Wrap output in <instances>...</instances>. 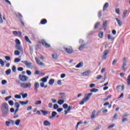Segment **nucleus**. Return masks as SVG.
<instances>
[{"mask_svg":"<svg viewBox=\"0 0 130 130\" xmlns=\"http://www.w3.org/2000/svg\"><path fill=\"white\" fill-rule=\"evenodd\" d=\"M1 110L2 114L8 115L9 114V105L7 103H3L1 104Z\"/></svg>","mask_w":130,"mask_h":130,"instance_id":"obj_1","label":"nucleus"},{"mask_svg":"<svg viewBox=\"0 0 130 130\" xmlns=\"http://www.w3.org/2000/svg\"><path fill=\"white\" fill-rule=\"evenodd\" d=\"M92 93H89L85 95V98H83L82 100V101L79 103L80 105H83L85 102H87V101H88L89 99L91 98V96H92Z\"/></svg>","mask_w":130,"mask_h":130,"instance_id":"obj_2","label":"nucleus"},{"mask_svg":"<svg viewBox=\"0 0 130 130\" xmlns=\"http://www.w3.org/2000/svg\"><path fill=\"white\" fill-rule=\"evenodd\" d=\"M31 86L32 84L30 82L20 83V87L22 89H30Z\"/></svg>","mask_w":130,"mask_h":130,"instance_id":"obj_3","label":"nucleus"},{"mask_svg":"<svg viewBox=\"0 0 130 130\" xmlns=\"http://www.w3.org/2000/svg\"><path fill=\"white\" fill-rule=\"evenodd\" d=\"M18 79L22 82H27L28 81V77L24 75H19Z\"/></svg>","mask_w":130,"mask_h":130,"instance_id":"obj_4","label":"nucleus"},{"mask_svg":"<svg viewBox=\"0 0 130 130\" xmlns=\"http://www.w3.org/2000/svg\"><path fill=\"white\" fill-rule=\"evenodd\" d=\"M63 49H64L67 53H68L69 54H72V53H73L74 51V50H73V48H72V47H69L68 48L63 47Z\"/></svg>","mask_w":130,"mask_h":130,"instance_id":"obj_5","label":"nucleus"},{"mask_svg":"<svg viewBox=\"0 0 130 130\" xmlns=\"http://www.w3.org/2000/svg\"><path fill=\"white\" fill-rule=\"evenodd\" d=\"M40 87L39 83L38 82H35L34 84V91L35 93H38V88Z\"/></svg>","mask_w":130,"mask_h":130,"instance_id":"obj_6","label":"nucleus"},{"mask_svg":"<svg viewBox=\"0 0 130 130\" xmlns=\"http://www.w3.org/2000/svg\"><path fill=\"white\" fill-rule=\"evenodd\" d=\"M35 59L37 63V64H39V66H42V67H45V63L41 62L39 59L37 57H35Z\"/></svg>","mask_w":130,"mask_h":130,"instance_id":"obj_7","label":"nucleus"},{"mask_svg":"<svg viewBox=\"0 0 130 130\" xmlns=\"http://www.w3.org/2000/svg\"><path fill=\"white\" fill-rule=\"evenodd\" d=\"M126 66V59L125 58H123V65L122 66V70L124 71V72H126V69H125V67Z\"/></svg>","mask_w":130,"mask_h":130,"instance_id":"obj_8","label":"nucleus"},{"mask_svg":"<svg viewBox=\"0 0 130 130\" xmlns=\"http://www.w3.org/2000/svg\"><path fill=\"white\" fill-rule=\"evenodd\" d=\"M109 53V51L108 50H106L104 51V54L103 56H102V59L105 60L107 57V55Z\"/></svg>","mask_w":130,"mask_h":130,"instance_id":"obj_9","label":"nucleus"},{"mask_svg":"<svg viewBox=\"0 0 130 130\" xmlns=\"http://www.w3.org/2000/svg\"><path fill=\"white\" fill-rule=\"evenodd\" d=\"M15 48L20 51L21 54H23V51L21 46H20V45H16Z\"/></svg>","mask_w":130,"mask_h":130,"instance_id":"obj_10","label":"nucleus"},{"mask_svg":"<svg viewBox=\"0 0 130 130\" xmlns=\"http://www.w3.org/2000/svg\"><path fill=\"white\" fill-rule=\"evenodd\" d=\"M41 43L42 44V45L45 46V47H46V48H49L50 47V45L47 44L44 40H42Z\"/></svg>","mask_w":130,"mask_h":130,"instance_id":"obj_11","label":"nucleus"},{"mask_svg":"<svg viewBox=\"0 0 130 130\" xmlns=\"http://www.w3.org/2000/svg\"><path fill=\"white\" fill-rule=\"evenodd\" d=\"M21 62L22 63H24L25 65L27 67V68H31V66H32V63L28 62V61H21Z\"/></svg>","mask_w":130,"mask_h":130,"instance_id":"obj_12","label":"nucleus"},{"mask_svg":"<svg viewBox=\"0 0 130 130\" xmlns=\"http://www.w3.org/2000/svg\"><path fill=\"white\" fill-rule=\"evenodd\" d=\"M13 34L14 35V36H17V35H19V36H22V32L21 31H13Z\"/></svg>","mask_w":130,"mask_h":130,"instance_id":"obj_13","label":"nucleus"},{"mask_svg":"<svg viewBox=\"0 0 130 130\" xmlns=\"http://www.w3.org/2000/svg\"><path fill=\"white\" fill-rule=\"evenodd\" d=\"M107 27V20H105L103 24V28H104V31H106Z\"/></svg>","mask_w":130,"mask_h":130,"instance_id":"obj_14","label":"nucleus"},{"mask_svg":"<svg viewBox=\"0 0 130 130\" xmlns=\"http://www.w3.org/2000/svg\"><path fill=\"white\" fill-rule=\"evenodd\" d=\"M56 115H57V113L55 111H53L52 112V116H50L49 117V118L50 119H51L53 118V117H55Z\"/></svg>","mask_w":130,"mask_h":130,"instance_id":"obj_15","label":"nucleus"},{"mask_svg":"<svg viewBox=\"0 0 130 130\" xmlns=\"http://www.w3.org/2000/svg\"><path fill=\"white\" fill-rule=\"evenodd\" d=\"M47 23V20L46 19H43L41 20L40 24L41 25H45Z\"/></svg>","mask_w":130,"mask_h":130,"instance_id":"obj_16","label":"nucleus"},{"mask_svg":"<svg viewBox=\"0 0 130 130\" xmlns=\"http://www.w3.org/2000/svg\"><path fill=\"white\" fill-rule=\"evenodd\" d=\"M48 78H49V77L48 76H47L44 78H43L41 81H42V82H43V83H46V82H47V79H48Z\"/></svg>","mask_w":130,"mask_h":130,"instance_id":"obj_17","label":"nucleus"},{"mask_svg":"<svg viewBox=\"0 0 130 130\" xmlns=\"http://www.w3.org/2000/svg\"><path fill=\"white\" fill-rule=\"evenodd\" d=\"M116 20L117 21V22L118 23V26L120 27H121L122 26V21L121 20L118 19V18H116Z\"/></svg>","mask_w":130,"mask_h":130,"instance_id":"obj_18","label":"nucleus"},{"mask_svg":"<svg viewBox=\"0 0 130 130\" xmlns=\"http://www.w3.org/2000/svg\"><path fill=\"white\" fill-rule=\"evenodd\" d=\"M41 112H42V113H43V115H44V116H45L46 114H50V112L45 111L43 110H41Z\"/></svg>","mask_w":130,"mask_h":130,"instance_id":"obj_19","label":"nucleus"},{"mask_svg":"<svg viewBox=\"0 0 130 130\" xmlns=\"http://www.w3.org/2000/svg\"><path fill=\"white\" fill-rule=\"evenodd\" d=\"M51 124V123L47 120H45L44 121V125H45V126H48V125H50Z\"/></svg>","mask_w":130,"mask_h":130,"instance_id":"obj_20","label":"nucleus"},{"mask_svg":"<svg viewBox=\"0 0 130 130\" xmlns=\"http://www.w3.org/2000/svg\"><path fill=\"white\" fill-rule=\"evenodd\" d=\"M82 76L83 77H88L89 76V71H85L82 73Z\"/></svg>","mask_w":130,"mask_h":130,"instance_id":"obj_21","label":"nucleus"},{"mask_svg":"<svg viewBox=\"0 0 130 130\" xmlns=\"http://www.w3.org/2000/svg\"><path fill=\"white\" fill-rule=\"evenodd\" d=\"M82 67L83 64H82V62H79L78 64H77V65L75 66V68H76V69H80L82 68Z\"/></svg>","mask_w":130,"mask_h":130,"instance_id":"obj_22","label":"nucleus"},{"mask_svg":"<svg viewBox=\"0 0 130 130\" xmlns=\"http://www.w3.org/2000/svg\"><path fill=\"white\" fill-rule=\"evenodd\" d=\"M28 102H29L28 101H26V102L20 101L19 103L21 104V105H27Z\"/></svg>","mask_w":130,"mask_h":130,"instance_id":"obj_23","label":"nucleus"},{"mask_svg":"<svg viewBox=\"0 0 130 130\" xmlns=\"http://www.w3.org/2000/svg\"><path fill=\"white\" fill-rule=\"evenodd\" d=\"M57 103L59 105H62L64 103V101L63 100H59L58 101Z\"/></svg>","mask_w":130,"mask_h":130,"instance_id":"obj_24","label":"nucleus"},{"mask_svg":"<svg viewBox=\"0 0 130 130\" xmlns=\"http://www.w3.org/2000/svg\"><path fill=\"white\" fill-rule=\"evenodd\" d=\"M108 7H109V4H108V3H106L104 6L103 10L105 11L106 9H107V8H108Z\"/></svg>","mask_w":130,"mask_h":130,"instance_id":"obj_25","label":"nucleus"},{"mask_svg":"<svg viewBox=\"0 0 130 130\" xmlns=\"http://www.w3.org/2000/svg\"><path fill=\"white\" fill-rule=\"evenodd\" d=\"M108 39L109 40H112V41H114V39H115V38L114 37H112V36H110V35H108Z\"/></svg>","mask_w":130,"mask_h":130,"instance_id":"obj_26","label":"nucleus"},{"mask_svg":"<svg viewBox=\"0 0 130 130\" xmlns=\"http://www.w3.org/2000/svg\"><path fill=\"white\" fill-rule=\"evenodd\" d=\"M99 91V89L97 88H92V89L90 90V92H94V93H97Z\"/></svg>","mask_w":130,"mask_h":130,"instance_id":"obj_27","label":"nucleus"},{"mask_svg":"<svg viewBox=\"0 0 130 130\" xmlns=\"http://www.w3.org/2000/svg\"><path fill=\"white\" fill-rule=\"evenodd\" d=\"M54 84V79H50L49 81V85H53Z\"/></svg>","mask_w":130,"mask_h":130,"instance_id":"obj_28","label":"nucleus"},{"mask_svg":"<svg viewBox=\"0 0 130 130\" xmlns=\"http://www.w3.org/2000/svg\"><path fill=\"white\" fill-rule=\"evenodd\" d=\"M127 86H129L130 85V74L128 75V76L127 77Z\"/></svg>","mask_w":130,"mask_h":130,"instance_id":"obj_29","label":"nucleus"},{"mask_svg":"<svg viewBox=\"0 0 130 130\" xmlns=\"http://www.w3.org/2000/svg\"><path fill=\"white\" fill-rule=\"evenodd\" d=\"M15 43L16 44V45H21V42H20V40L18 39H16L15 40Z\"/></svg>","mask_w":130,"mask_h":130,"instance_id":"obj_30","label":"nucleus"},{"mask_svg":"<svg viewBox=\"0 0 130 130\" xmlns=\"http://www.w3.org/2000/svg\"><path fill=\"white\" fill-rule=\"evenodd\" d=\"M52 56L54 58V59H57V54L53 53L52 54Z\"/></svg>","mask_w":130,"mask_h":130,"instance_id":"obj_31","label":"nucleus"},{"mask_svg":"<svg viewBox=\"0 0 130 130\" xmlns=\"http://www.w3.org/2000/svg\"><path fill=\"white\" fill-rule=\"evenodd\" d=\"M14 106L15 107H16V108H20V104L18 102H15L14 103Z\"/></svg>","mask_w":130,"mask_h":130,"instance_id":"obj_32","label":"nucleus"},{"mask_svg":"<svg viewBox=\"0 0 130 130\" xmlns=\"http://www.w3.org/2000/svg\"><path fill=\"white\" fill-rule=\"evenodd\" d=\"M24 39L27 42H29V43H31V41H30L28 36H25Z\"/></svg>","mask_w":130,"mask_h":130,"instance_id":"obj_33","label":"nucleus"},{"mask_svg":"<svg viewBox=\"0 0 130 130\" xmlns=\"http://www.w3.org/2000/svg\"><path fill=\"white\" fill-rule=\"evenodd\" d=\"M103 31H100L99 34V37L100 38H103Z\"/></svg>","mask_w":130,"mask_h":130,"instance_id":"obj_34","label":"nucleus"},{"mask_svg":"<svg viewBox=\"0 0 130 130\" xmlns=\"http://www.w3.org/2000/svg\"><path fill=\"white\" fill-rule=\"evenodd\" d=\"M11 72L12 70L11 69H9L6 71V74L7 75V76H9V75L11 74Z\"/></svg>","mask_w":130,"mask_h":130,"instance_id":"obj_35","label":"nucleus"},{"mask_svg":"<svg viewBox=\"0 0 130 130\" xmlns=\"http://www.w3.org/2000/svg\"><path fill=\"white\" fill-rule=\"evenodd\" d=\"M42 103V102L41 101H36L35 104V105H40Z\"/></svg>","mask_w":130,"mask_h":130,"instance_id":"obj_36","label":"nucleus"},{"mask_svg":"<svg viewBox=\"0 0 130 130\" xmlns=\"http://www.w3.org/2000/svg\"><path fill=\"white\" fill-rule=\"evenodd\" d=\"M20 53H21V52L18 50H15L14 52L15 55H20Z\"/></svg>","mask_w":130,"mask_h":130,"instance_id":"obj_37","label":"nucleus"},{"mask_svg":"<svg viewBox=\"0 0 130 130\" xmlns=\"http://www.w3.org/2000/svg\"><path fill=\"white\" fill-rule=\"evenodd\" d=\"M100 24V22H98L96 23H95L94 28V29H97V28H98V27H99V25Z\"/></svg>","mask_w":130,"mask_h":130,"instance_id":"obj_38","label":"nucleus"},{"mask_svg":"<svg viewBox=\"0 0 130 130\" xmlns=\"http://www.w3.org/2000/svg\"><path fill=\"white\" fill-rule=\"evenodd\" d=\"M0 64H1L2 67L5 66V61H4L2 59H0Z\"/></svg>","mask_w":130,"mask_h":130,"instance_id":"obj_39","label":"nucleus"},{"mask_svg":"<svg viewBox=\"0 0 130 130\" xmlns=\"http://www.w3.org/2000/svg\"><path fill=\"white\" fill-rule=\"evenodd\" d=\"M16 71H17V68H16V66L14 65L12 67V71L13 72V73H16Z\"/></svg>","mask_w":130,"mask_h":130,"instance_id":"obj_40","label":"nucleus"},{"mask_svg":"<svg viewBox=\"0 0 130 130\" xmlns=\"http://www.w3.org/2000/svg\"><path fill=\"white\" fill-rule=\"evenodd\" d=\"M20 122H21V120L20 119L16 120V121H15L16 125H19V124H20Z\"/></svg>","mask_w":130,"mask_h":130,"instance_id":"obj_41","label":"nucleus"},{"mask_svg":"<svg viewBox=\"0 0 130 130\" xmlns=\"http://www.w3.org/2000/svg\"><path fill=\"white\" fill-rule=\"evenodd\" d=\"M6 125H7V126L9 127L10 126V124H11V121H6L5 122Z\"/></svg>","mask_w":130,"mask_h":130,"instance_id":"obj_42","label":"nucleus"},{"mask_svg":"<svg viewBox=\"0 0 130 130\" xmlns=\"http://www.w3.org/2000/svg\"><path fill=\"white\" fill-rule=\"evenodd\" d=\"M21 61V59L19 58H16L14 60V62H20Z\"/></svg>","mask_w":130,"mask_h":130,"instance_id":"obj_43","label":"nucleus"},{"mask_svg":"<svg viewBox=\"0 0 130 130\" xmlns=\"http://www.w3.org/2000/svg\"><path fill=\"white\" fill-rule=\"evenodd\" d=\"M126 14H127V10H124L123 14V18H125V16H126Z\"/></svg>","mask_w":130,"mask_h":130,"instance_id":"obj_44","label":"nucleus"},{"mask_svg":"<svg viewBox=\"0 0 130 130\" xmlns=\"http://www.w3.org/2000/svg\"><path fill=\"white\" fill-rule=\"evenodd\" d=\"M8 103L10 106H13L14 105V101L11 100L8 102Z\"/></svg>","mask_w":130,"mask_h":130,"instance_id":"obj_45","label":"nucleus"},{"mask_svg":"<svg viewBox=\"0 0 130 130\" xmlns=\"http://www.w3.org/2000/svg\"><path fill=\"white\" fill-rule=\"evenodd\" d=\"M62 107H63V108H64V109H67V108H68L69 107V106L67 104H64L62 105Z\"/></svg>","mask_w":130,"mask_h":130,"instance_id":"obj_46","label":"nucleus"},{"mask_svg":"<svg viewBox=\"0 0 130 130\" xmlns=\"http://www.w3.org/2000/svg\"><path fill=\"white\" fill-rule=\"evenodd\" d=\"M4 23V21H3V17H2V14L0 12V23L3 24Z\"/></svg>","mask_w":130,"mask_h":130,"instance_id":"obj_47","label":"nucleus"},{"mask_svg":"<svg viewBox=\"0 0 130 130\" xmlns=\"http://www.w3.org/2000/svg\"><path fill=\"white\" fill-rule=\"evenodd\" d=\"M57 85H59V86H61L62 85V83H61V80H58L57 82Z\"/></svg>","mask_w":130,"mask_h":130,"instance_id":"obj_48","label":"nucleus"},{"mask_svg":"<svg viewBox=\"0 0 130 130\" xmlns=\"http://www.w3.org/2000/svg\"><path fill=\"white\" fill-rule=\"evenodd\" d=\"M17 70L19 72H23L24 68L23 67H19L17 68Z\"/></svg>","mask_w":130,"mask_h":130,"instance_id":"obj_49","label":"nucleus"},{"mask_svg":"<svg viewBox=\"0 0 130 130\" xmlns=\"http://www.w3.org/2000/svg\"><path fill=\"white\" fill-rule=\"evenodd\" d=\"M15 98H16V99H21V95H19V94H16L14 96Z\"/></svg>","mask_w":130,"mask_h":130,"instance_id":"obj_50","label":"nucleus"},{"mask_svg":"<svg viewBox=\"0 0 130 130\" xmlns=\"http://www.w3.org/2000/svg\"><path fill=\"white\" fill-rule=\"evenodd\" d=\"M26 74L28 75V76H31V75H32V72H31L30 70H27Z\"/></svg>","mask_w":130,"mask_h":130,"instance_id":"obj_51","label":"nucleus"},{"mask_svg":"<svg viewBox=\"0 0 130 130\" xmlns=\"http://www.w3.org/2000/svg\"><path fill=\"white\" fill-rule=\"evenodd\" d=\"M7 83H8V81H7V80H3L2 81V85H6V84H7Z\"/></svg>","mask_w":130,"mask_h":130,"instance_id":"obj_52","label":"nucleus"},{"mask_svg":"<svg viewBox=\"0 0 130 130\" xmlns=\"http://www.w3.org/2000/svg\"><path fill=\"white\" fill-rule=\"evenodd\" d=\"M84 47H85V45H81L80 47H79V50H82V49H83V48H84Z\"/></svg>","mask_w":130,"mask_h":130,"instance_id":"obj_53","label":"nucleus"},{"mask_svg":"<svg viewBox=\"0 0 130 130\" xmlns=\"http://www.w3.org/2000/svg\"><path fill=\"white\" fill-rule=\"evenodd\" d=\"M72 109H73V106H69V107H68V109H67V111H71V110H72Z\"/></svg>","mask_w":130,"mask_h":130,"instance_id":"obj_54","label":"nucleus"},{"mask_svg":"<svg viewBox=\"0 0 130 130\" xmlns=\"http://www.w3.org/2000/svg\"><path fill=\"white\" fill-rule=\"evenodd\" d=\"M54 109H57L58 108V105L55 104L53 105Z\"/></svg>","mask_w":130,"mask_h":130,"instance_id":"obj_55","label":"nucleus"},{"mask_svg":"<svg viewBox=\"0 0 130 130\" xmlns=\"http://www.w3.org/2000/svg\"><path fill=\"white\" fill-rule=\"evenodd\" d=\"M27 96H28V94L27 93H25L22 95V98H23V99H25V98H26Z\"/></svg>","mask_w":130,"mask_h":130,"instance_id":"obj_56","label":"nucleus"},{"mask_svg":"<svg viewBox=\"0 0 130 130\" xmlns=\"http://www.w3.org/2000/svg\"><path fill=\"white\" fill-rule=\"evenodd\" d=\"M115 12H116V14H117L118 15H120V13H119V12H120L119 9H118V8L116 9Z\"/></svg>","mask_w":130,"mask_h":130,"instance_id":"obj_57","label":"nucleus"},{"mask_svg":"<svg viewBox=\"0 0 130 130\" xmlns=\"http://www.w3.org/2000/svg\"><path fill=\"white\" fill-rule=\"evenodd\" d=\"M5 59H6V60H11V57L9 56H5Z\"/></svg>","mask_w":130,"mask_h":130,"instance_id":"obj_58","label":"nucleus"},{"mask_svg":"<svg viewBox=\"0 0 130 130\" xmlns=\"http://www.w3.org/2000/svg\"><path fill=\"white\" fill-rule=\"evenodd\" d=\"M62 110H63V109H62V108H59L57 109V111L58 112H60L61 111H62Z\"/></svg>","mask_w":130,"mask_h":130,"instance_id":"obj_59","label":"nucleus"},{"mask_svg":"<svg viewBox=\"0 0 130 130\" xmlns=\"http://www.w3.org/2000/svg\"><path fill=\"white\" fill-rule=\"evenodd\" d=\"M114 125H115V124H112L109 125V126L108 127V129H109V128H112V127H114Z\"/></svg>","mask_w":130,"mask_h":130,"instance_id":"obj_60","label":"nucleus"},{"mask_svg":"<svg viewBox=\"0 0 130 130\" xmlns=\"http://www.w3.org/2000/svg\"><path fill=\"white\" fill-rule=\"evenodd\" d=\"M10 110L11 113H14V112H15V109H14V108H10Z\"/></svg>","mask_w":130,"mask_h":130,"instance_id":"obj_61","label":"nucleus"},{"mask_svg":"<svg viewBox=\"0 0 130 130\" xmlns=\"http://www.w3.org/2000/svg\"><path fill=\"white\" fill-rule=\"evenodd\" d=\"M60 78L61 79H63L64 78H66V74H61Z\"/></svg>","mask_w":130,"mask_h":130,"instance_id":"obj_62","label":"nucleus"},{"mask_svg":"<svg viewBox=\"0 0 130 130\" xmlns=\"http://www.w3.org/2000/svg\"><path fill=\"white\" fill-rule=\"evenodd\" d=\"M90 88H94V87H95V84L94 83H92L90 84L89 85Z\"/></svg>","mask_w":130,"mask_h":130,"instance_id":"obj_63","label":"nucleus"},{"mask_svg":"<svg viewBox=\"0 0 130 130\" xmlns=\"http://www.w3.org/2000/svg\"><path fill=\"white\" fill-rule=\"evenodd\" d=\"M102 78V76L101 75H98V77H96V80H100Z\"/></svg>","mask_w":130,"mask_h":130,"instance_id":"obj_64","label":"nucleus"}]
</instances>
